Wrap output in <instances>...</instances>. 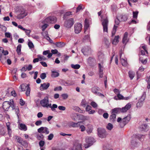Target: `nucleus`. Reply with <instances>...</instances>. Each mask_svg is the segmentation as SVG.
Returning a JSON list of instances; mask_svg holds the SVG:
<instances>
[{"label": "nucleus", "instance_id": "obj_51", "mask_svg": "<svg viewBox=\"0 0 150 150\" xmlns=\"http://www.w3.org/2000/svg\"><path fill=\"white\" fill-rule=\"evenodd\" d=\"M90 104L94 108H96L98 107V105L94 101L91 102Z\"/></svg>", "mask_w": 150, "mask_h": 150}, {"label": "nucleus", "instance_id": "obj_28", "mask_svg": "<svg viewBox=\"0 0 150 150\" xmlns=\"http://www.w3.org/2000/svg\"><path fill=\"white\" fill-rule=\"evenodd\" d=\"M148 125L146 124L141 125L139 127V129L141 131L146 130L147 129Z\"/></svg>", "mask_w": 150, "mask_h": 150}, {"label": "nucleus", "instance_id": "obj_42", "mask_svg": "<svg viewBox=\"0 0 150 150\" xmlns=\"http://www.w3.org/2000/svg\"><path fill=\"white\" fill-rule=\"evenodd\" d=\"M71 67L72 68L74 69H79L80 67V66L79 64H76L74 65V64H71Z\"/></svg>", "mask_w": 150, "mask_h": 150}, {"label": "nucleus", "instance_id": "obj_62", "mask_svg": "<svg viewBox=\"0 0 150 150\" xmlns=\"http://www.w3.org/2000/svg\"><path fill=\"white\" fill-rule=\"evenodd\" d=\"M39 144L40 147H43L45 144V142L43 141H40L39 142Z\"/></svg>", "mask_w": 150, "mask_h": 150}, {"label": "nucleus", "instance_id": "obj_23", "mask_svg": "<svg viewBox=\"0 0 150 150\" xmlns=\"http://www.w3.org/2000/svg\"><path fill=\"white\" fill-rule=\"evenodd\" d=\"M19 129L22 130L26 131L27 129V127L26 125L23 123H19L18 124Z\"/></svg>", "mask_w": 150, "mask_h": 150}, {"label": "nucleus", "instance_id": "obj_57", "mask_svg": "<svg viewBox=\"0 0 150 150\" xmlns=\"http://www.w3.org/2000/svg\"><path fill=\"white\" fill-rule=\"evenodd\" d=\"M54 137V135L53 134H50L48 136L47 139L48 140H51Z\"/></svg>", "mask_w": 150, "mask_h": 150}, {"label": "nucleus", "instance_id": "obj_53", "mask_svg": "<svg viewBox=\"0 0 150 150\" xmlns=\"http://www.w3.org/2000/svg\"><path fill=\"white\" fill-rule=\"evenodd\" d=\"M95 59L91 57H89L88 59V63L89 64H91L92 62H95Z\"/></svg>", "mask_w": 150, "mask_h": 150}, {"label": "nucleus", "instance_id": "obj_43", "mask_svg": "<svg viewBox=\"0 0 150 150\" xmlns=\"http://www.w3.org/2000/svg\"><path fill=\"white\" fill-rule=\"evenodd\" d=\"M15 137L17 142L19 144H20L23 140L20 137L18 136H15Z\"/></svg>", "mask_w": 150, "mask_h": 150}, {"label": "nucleus", "instance_id": "obj_1", "mask_svg": "<svg viewBox=\"0 0 150 150\" xmlns=\"http://www.w3.org/2000/svg\"><path fill=\"white\" fill-rule=\"evenodd\" d=\"M10 107L12 109H14V101L13 99L10 100L9 101H4L3 103V108L5 110L8 111Z\"/></svg>", "mask_w": 150, "mask_h": 150}, {"label": "nucleus", "instance_id": "obj_25", "mask_svg": "<svg viewBox=\"0 0 150 150\" xmlns=\"http://www.w3.org/2000/svg\"><path fill=\"white\" fill-rule=\"evenodd\" d=\"M116 115L115 114L111 113V115L110 116L109 119L110 122H114L116 121Z\"/></svg>", "mask_w": 150, "mask_h": 150}, {"label": "nucleus", "instance_id": "obj_47", "mask_svg": "<svg viewBox=\"0 0 150 150\" xmlns=\"http://www.w3.org/2000/svg\"><path fill=\"white\" fill-rule=\"evenodd\" d=\"M146 97V93L145 92H144L143 93L140 99L141 101H143L145 99Z\"/></svg>", "mask_w": 150, "mask_h": 150}, {"label": "nucleus", "instance_id": "obj_19", "mask_svg": "<svg viewBox=\"0 0 150 150\" xmlns=\"http://www.w3.org/2000/svg\"><path fill=\"white\" fill-rule=\"evenodd\" d=\"M2 53L4 54V55L3 56L2 54H0V60L2 63H3L4 62V59L5 60L6 59V57L5 56V55H7L8 52L7 51H4Z\"/></svg>", "mask_w": 150, "mask_h": 150}, {"label": "nucleus", "instance_id": "obj_34", "mask_svg": "<svg viewBox=\"0 0 150 150\" xmlns=\"http://www.w3.org/2000/svg\"><path fill=\"white\" fill-rule=\"evenodd\" d=\"M20 144L25 148L27 147L28 146V143L25 140H23Z\"/></svg>", "mask_w": 150, "mask_h": 150}, {"label": "nucleus", "instance_id": "obj_2", "mask_svg": "<svg viewBox=\"0 0 150 150\" xmlns=\"http://www.w3.org/2000/svg\"><path fill=\"white\" fill-rule=\"evenodd\" d=\"M29 86V84H26L25 83H23L19 87V88L21 89L22 91H26L25 94L27 96H29L30 94V88Z\"/></svg>", "mask_w": 150, "mask_h": 150}, {"label": "nucleus", "instance_id": "obj_6", "mask_svg": "<svg viewBox=\"0 0 150 150\" xmlns=\"http://www.w3.org/2000/svg\"><path fill=\"white\" fill-rule=\"evenodd\" d=\"M40 103L42 107L47 108L51 105L49 103V98L48 96L45 97L43 100H41Z\"/></svg>", "mask_w": 150, "mask_h": 150}, {"label": "nucleus", "instance_id": "obj_39", "mask_svg": "<svg viewBox=\"0 0 150 150\" xmlns=\"http://www.w3.org/2000/svg\"><path fill=\"white\" fill-rule=\"evenodd\" d=\"M21 45L19 44L18 45L17 47L16 52L18 55L21 54Z\"/></svg>", "mask_w": 150, "mask_h": 150}, {"label": "nucleus", "instance_id": "obj_40", "mask_svg": "<svg viewBox=\"0 0 150 150\" xmlns=\"http://www.w3.org/2000/svg\"><path fill=\"white\" fill-rule=\"evenodd\" d=\"M50 105H51L50 106H49V107L51 108V110L52 111H54L55 110V108H57V105L56 104H53L52 106V105L51 103H50Z\"/></svg>", "mask_w": 150, "mask_h": 150}, {"label": "nucleus", "instance_id": "obj_24", "mask_svg": "<svg viewBox=\"0 0 150 150\" xmlns=\"http://www.w3.org/2000/svg\"><path fill=\"white\" fill-rule=\"evenodd\" d=\"M79 114L73 113H72L71 115V118L74 121H76L79 119L78 117Z\"/></svg>", "mask_w": 150, "mask_h": 150}, {"label": "nucleus", "instance_id": "obj_10", "mask_svg": "<svg viewBox=\"0 0 150 150\" xmlns=\"http://www.w3.org/2000/svg\"><path fill=\"white\" fill-rule=\"evenodd\" d=\"M131 119V116L130 115H127L126 117L122 119L121 121L122 125L121 127H124L127 123Z\"/></svg>", "mask_w": 150, "mask_h": 150}, {"label": "nucleus", "instance_id": "obj_58", "mask_svg": "<svg viewBox=\"0 0 150 150\" xmlns=\"http://www.w3.org/2000/svg\"><path fill=\"white\" fill-rule=\"evenodd\" d=\"M92 108L91 106L89 105H87L86 108V110L87 112H89L91 110Z\"/></svg>", "mask_w": 150, "mask_h": 150}, {"label": "nucleus", "instance_id": "obj_46", "mask_svg": "<svg viewBox=\"0 0 150 150\" xmlns=\"http://www.w3.org/2000/svg\"><path fill=\"white\" fill-rule=\"evenodd\" d=\"M28 45L30 48L31 49L33 48L34 47V45L32 42L29 39L28 40Z\"/></svg>", "mask_w": 150, "mask_h": 150}, {"label": "nucleus", "instance_id": "obj_45", "mask_svg": "<svg viewBox=\"0 0 150 150\" xmlns=\"http://www.w3.org/2000/svg\"><path fill=\"white\" fill-rule=\"evenodd\" d=\"M113 128V125L110 123H108L106 126L107 129L110 130H111Z\"/></svg>", "mask_w": 150, "mask_h": 150}, {"label": "nucleus", "instance_id": "obj_55", "mask_svg": "<svg viewBox=\"0 0 150 150\" xmlns=\"http://www.w3.org/2000/svg\"><path fill=\"white\" fill-rule=\"evenodd\" d=\"M48 25L47 23H45L42 26V31H44L48 27Z\"/></svg>", "mask_w": 150, "mask_h": 150}, {"label": "nucleus", "instance_id": "obj_60", "mask_svg": "<svg viewBox=\"0 0 150 150\" xmlns=\"http://www.w3.org/2000/svg\"><path fill=\"white\" fill-rule=\"evenodd\" d=\"M141 54L143 55H145L146 54H147L148 53L147 50H141Z\"/></svg>", "mask_w": 150, "mask_h": 150}, {"label": "nucleus", "instance_id": "obj_9", "mask_svg": "<svg viewBox=\"0 0 150 150\" xmlns=\"http://www.w3.org/2000/svg\"><path fill=\"white\" fill-rule=\"evenodd\" d=\"M57 21V18L54 16H50L46 18L44 22L47 23H53L56 22Z\"/></svg>", "mask_w": 150, "mask_h": 150}, {"label": "nucleus", "instance_id": "obj_61", "mask_svg": "<svg viewBox=\"0 0 150 150\" xmlns=\"http://www.w3.org/2000/svg\"><path fill=\"white\" fill-rule=\"evenodd\" d=\"M131 107V104L129 103H127L125 106V108L127 109V110H129Z\"/></svg>", "mask_w": 150, "mask_h": 150}, {"label": "nucleus", "instance_id": "obj_30", "mask_svg": "<svg viewBox=\"0 0 150 150\" xmlns=\"http://www.w3.org/2000/svg\"><path fill=\"white\" fill-rule=\"evenodd\" d=\"M59 75V73L55 71H52L51 76L52 77H58Z\"/></svg>", "mask_w": 150, "mask_h": 150}, {"label": "nucleus", "instance_id": "obj_27", "mask_svg": "<svg viewBox=\"0 0 150 150\" xmlns=\"http://www.w3.org/2000/svg\"><path fill=\"white\" fill-rule=\"evenodd\" d=\"M98 54L99 60L101 61H103L104 58V54L100 52H99Z\"/></svg>", "mask_w": 150, "mask_h": 150}, {"label": "nucleus", "instance_id": "obj_5", "mask_svg": "<svg viewBox=\"0 0 150 150\" xmlns=\"http://www.w3.org/2000/svg\"><path fill=\"white\" fill-rule=\"evenodd\" d=\"M98 134L99 137L102 138H105L107 135L105 130L101 128L98 129Z\"/></svg>", "mask_w": 150, "mask_h": 150}, {"label": "nucleus", "instance_id": "obj_21", "mask_svg": "<svg viewBox=\"0 0 150 150\" xmlns=\"http://www.w3.org/2000/svg\"><path fill=\"white\" fill-rule=\"evenodd\" d=\"M128 33L127 32H126L125 33L124 35L122 42V43L126 45L128 41V39L127 38Z\"/></svg>", "mask_w": 150, "mask_h": 150}, {"label": "nucleus", "instance_id": "obj_63", "mask_svg": "<svg viewBox=\"0 0 150 150\" xmlns=\"http://www.w3.org/2000/svg\"><path fill=\"white\" fill-rule=\"evenodd\" d=\"M40 77L42 79H45L46 77V75L45 73H43L41 74L40 76Z\"/></svg>", "mask_w": 150, "mask_h": 150}, {"label": "nucleus", "instance_id": "obj_56", "mask_svg": "<svg viewBox=\"0 0 150 150\" xmlns=\"http://www.w3.org/2000/svg\"><path fill=\"white\" fill-rule=\"evenodd\" d=\"M98 67L99 68V72H103V67L101 65L100 63L98 64Z\"/></svg>", "mask_w": 150, "mask_h": 150}, {"label": "nucleus", "instance_id": "obj_32", "mask_svg": "<svg viewBox=\"0 0 150 150\" xmlns=\"http://www.w3.org/2000/svg\"><path fill=\"white\" fill-rule=\"evenodd\" d=\"M124 97L121 94H120V93L119 94H117V96H115L114 97L115 99L116 100H121L123 99Z\"/></svg>", "mask_w": 150, "mask_h": 150}, {"label": "nucleus", "instance_id": "obj_31", "mask_svg": "<svg viewBox=\"0 0 150 150\" xmlns=\"http://www.w3.org/2000/svg\"><path fill=\"white\" fill-rule=\"evenodd\" d=\"M79 117L82 120H88L89 119V117L82 115H79Z\"/></svg>", "mask_w": 150, "mask_h": 150}, {"label": "nucleus", "instance_id": "obj_50", "mask_svg": "<svg viewBox=\"0 0 150 150\" xmlns=\"http://www.w3.org/2000/svg\"><path fill=\"white\" fill-rule=\"evenodd\" d=\"M138 13V12L137 11H133V18H134V19H137V17Z\"/></svg>", "mask_w": 150, "mask_h": 150}, {"label": "nucleus", "instance_id": "obj_59", "mask_svg": "<svg viewBox=\"0 0 150 150\" xmlns=\"http://www.w3.org/2000/svg\"><path fill=\"white\" fill-rule=\"evenodd\" d=\"M81 104L82 105L86 106L88 105V103L85 100H83L81 102Z\"/></svg>", "mask_w": 150, "mask_h": 150}, {"label": "nucleus", "instance_id": "obj_54", "mask_svg": "<svg viewBox=\"0 0 150 150\" xmlns=\"http://www.w3.org/2000/svg\"><path fill=\"white\" fill-rule=\"evenodd\" d=\"M82 9V6L81 4L79 5L78 7L77 8L76 12L77 13L79 12Z\"/></svg>", "mask_w": 150, "mask_h": 150}, {"label": "nucleus", "instance_id": "obj_16", "mask_svg": "<svg viewBox=\"0 0 150 150\" xmlns=\"http://www.w3.org/2000/svg\"><path fill=\"white\" fill-rule=\"evenodd\" d=\"M50 84L49 83H45L40 84V89L41 91L47 89L49 87Z\"/></svg>", "mask_w": 150, "mask_h": 150}, {"label": "nucleus", "instance_id": "obj_12", "mask_svg": "<svg viewBox=\"0 0 150 150\" xmlns=\"http://www.w3.org/2000/svg\"><path fill=\"white\" fill-rule=\"evenodd\" d=\"M82 27V25L80 23L75 24L74 25V31L75 33H79L81 30Z\"/></svg>", "mask_w": 150, "mask_h": 150}, {"label": "nucleus", "instance_id": "obj_22", "mask_svg": "<svg viewBox=\"0 0 150 150\" xmlns=\"http://www.w3.org/2000/svg\"><path fill=\"white\" fill-rule=\"evenodd\" d=\"M111 113L115 114H118L121 112L120 108H115L111 110Z\"/></svg>", "mask_w": 150, "mask_h": 150}, {"label": "nucleus", "instance_id": "obj_8", "mask_svg": "<svg viewBox=\"0 0 150 150\" xmlns=\"http://www.w3.org/2000/svg\"><path fill=\"white\" fill-rule=\"evenodd\" d=\"M100 88L97 86H94L91 88V91L94 94L101 97H104V96L100 93L98 92Z\"/></svg>", "mask_w": 150, "mask_h": 150}, {"label": "nucleus", "instance_id": "obj_35", "mask_svg": "<svg viewBox=\"0 0 150 150\" xmlns=\"http://www.w3.org/2000/svg\"><path fill=\"white\" fill-rule=\"evenodd\" d=\"M81 123V122H79L76 123L72 122L71 123V125L73 127H78L79 126V123Z\"/></svg>", "mask_w": 150, "mask_h": 150}, {"label": "nucleus", "instance_id": "obj_41", "mask_svg": "<svg viewBox=\"0 0 150 150\" xmlns=\"http://www.w3.org/2000/svg\"><path fill=\"white\" fill-rule=\"evenodd\" d=\"M12 109L13 110H15V112L17 114V115L18 117L19 118V115L18 114L19 112V110L18 107H16L14 105V109Z\"/></svg>", "mask_w": 150, "mask_h": 150}, {"label": "nucleus", "instance_id": "obj_29", "mask_svg": "<svg viewBox=\"0 0 150 150\" xmlns=\"http://www.w3.org/2000/svg\"><path fill=\"white\" fill-rule=\"evenodd\" d=\"M93 127L92 125H89L88 126V129L86 130V131L88 134H90L92 132Z\"/></svg>", "mask_w": 150, "mask_h": 150}, {"label": "nucleus", "instance_id": "obj_37", "mask_svg": "<svg viewBox=\"0 0 150 150\" xmlns=\"http://www.w3.org/2000/svg\"><path fill=\"white\" fill-rule=\"evenodd\" d=\"M47 59V58L43 56L38 55V61H44Z\"/></svg>", "mask_w": 150, "mask_h": 150}, {"label": "nucleus", "instance_id": "obj_3", "mask_svg": "<svg viewBox=\"0 0 150 150\" xmlns=\"http://www.w3.org/2000/svg\"><path fill=\"white\" fill-rule=\"evenodd\" d=\"M85 140L86 143L84 144L85 148L89 147L95 142V139L93 137H87L86 138Z\"/></svg>", "mask_w": 150, "mask_h": 150}, {"label": "nucleus", "instance_id": "obj_17", "mask_svg": "<svg viewBox=\"0 0 150 150\" xmlns=\"http://www.w3.org/2000/svg\"><path fill=\"white\" fill-rule=\"evenodd\" d=\"M72 150H82L81 144L78 142H76L74 144Z\"/></svg>", "mask_w": 150, "mask_h": 150}, {"label": "nucleus", "instance_id": "obj_13", "mask_svg": "<svg viewBox=\"0 0 150 150\" xmlns=\"http://www.w3.org/2000/svg\"><path fill=\"white\" fill-rule=\"evenodd\" d=\"M120 22V21L118 18L117 17L115 20V25H114L113 28V30L112 32V35H115V32L116 31V29L117 27V26L116 25H118L119 24Z\"/></svg>", "mask_w": 150, "mask_h": 150}, {"label": "nucleus", "instance_id": "obj_49", "mask_svg": "<svg viewBox=\"0 0 150 150\" xmlns=\"http://www.w3.org/2000/svg\"><path fill=\"white\" fill-rule=\"evenodd\" d=\"M61 96L63 100H66L67 99L68 97V95L67 93L62 94L61 95Z\"/></svg>", "mask_w": 150, "mask_h": 150}, {"label": "nucleus", "instance_id": "obj_20", "mask_svg": "<svg viewBox=\"0 0 150 150\" xmlns=\"http://www.w3.org/2000/svg\"><path fill=\"white\" fill-rule=\"evenodd\" d=\"M122 52H120V59L121 60V62L122 63V64L123 66H126L127 64V62L126 60L125 59L122 58Z\"/></svg>", "mask_w": 150, "mask_h": 150}, {"label": "nucleus", "instance_id": "obj_18", "mask_svg": "<svg viewBox=\"0 0 150 150\" xmlns=\"http://www.w3.org/2000/svg\"><path fill=\"white\" fill-rule=\"evenodd\" d=\"M27 13L26 12L25 10L24 9H23L21 11L20 13L17 15V18L18 19H21L27 16Z\"/></svg>", "mask_w": 150, "mask_h": 150}, {"label": "nucleus", "instance_id": "obj_64", "mask_svg": "<svg viewBox=\"0 0 150 150\" xmlns=\"http://www.w3.org/2000/svg\"><path fill=\"white\" fill-rule=\"evenodd\" d=\"M26 67L28 70L30 71L32 69L33 66L31 64H29L28 66L26 65Z\"/></svg>", "mask_w": 150, "mask_h": 150}, {"label": "nucleus", "instance_id": "obj_11", "mask_svg": "<svg viewBox=\"0 0 150 150\" xmlns=\"http://www.w3.org/2000/svg\"><path fill=\"white\" fill-rule=\"evenodd\" d=\"M108 20L107 18L103 19L102 21V25L103 27L104 32H108Z\"/></svg>", "mask_w": 150, "mask_h": 150}, {"label": "nucleus", "instance_id": "obj_48", "mask_svg": "<svg viewBox=\"0 0 150 150\" xmlns=\"http://www.w3.org/2000/svg\"><path fill=\"white\" fill-rule=\"evenodd\" d=\"M148 80L146 79V81L147 82L148 85L147 88L148 89H150V76L147 77Z\"/></svg>", "mask_w": 150, "mask_h": 150}, {"label": "nucleus", "instance_id": "obj_7", "mask_svg": "<svg viewBox=\"0 0 150 150\" xmlns=\"http://www.w3.org/2000/svg\"><path fill=\"white\" fill-rule=\"evenodd\" d=\"M74 19L71 18L65 21L64 26L68 28H70L74 24Z\"/></svg>", "mask_w": 150, "mask_h": 150}, {"label": "nucleus", "instance_id": "obj_33", "mask_svg": "<svg viewBox=\"0 0 150 150\" xmlns=\"http://www.w3.org/2000/svg\"><path fill=\"white\" fill-rule=\"evenodd\" d=\"M129 76L131 80L133 79L134 76L135 74L132 71H129L128 72Z\"/></svg>", "mask_w": 150, "mask_h": 150}, {"label": "nucleus", "instance_id": "obj_44", "mask_svg": "<svg viewBox=\"0 0 150 150\" xmlns=\"http://www.w3.org/2000/svg\"><path fill=\"white\" fill-rule=\"evenodd\" d=\"M121 20L122 21H125L127 19V18L126 15H122L120 16Z\"/></svg>", "mask_w": 150, "mask_h": 150}, {"label": "nucleus", "instance_id": "obj_4", "mask_svg": "<svg viewBox=\"0 0 150 150\" xmlns=\"http://www.w3.org/2000/svg\"><path fill=\"white\" fill-rule=\"evenodd\" d=\"M144 137V135L141 134H135L133 135L132 137V140L131 142L132 144L134 146H135L137 144L136 139H138L142 141V140L141 139L142 138H143Z\"/></svg>", "mask_w": 150, "mask_h": 150}, {"label": "nucleus", "instance_id": "obj_38", "mask_svg": "<svg viewBox=\"0 0 150 150\" xmlns=\"http://www.w3.org/2000/svg\"><path fill=\"white\" fill-rule=\"evenodd\" d=\"M55 45L56 46L59 47H62L64 46V43L61 42H57Z\"/></svg>", "mask_w": 150, "mask_h": 150}, {"label": "nucleus", "instance_id": "obj_15", "mask_svg": "<svg viewBox=\"0 0 150 150\" xmlns=\"http://www.w3.org/2000/svg\"><path fill=\"white\" fill-rule=\"evenodd\" d=\"M38 132L40 133H45L48 134L49 133L48 129L46 127H41L38 129Z\"/></svg>", "mask_w": 150, "mask_h": 150}, {"label": "nucleus", "instance_id": "obj_36", "mask_svg": "<svg viewBox=\"0 0 150 150\" xmlns=\"http://www.w3.org/2000/svg\"><path fill=\"white\" fill-rule=\"evenodd\" d=\"M84 30L85 33H86V31L88 29V28L89 27V25L88 23L87 22L86 19L85 20V24L84 25Z\"/></svg>", "mask_w": 150, "mask_h": 150}, {"label": "nucleus", "instance_id": "obj_52", "mask_svg": "<svg viewBox=\"0 0 150 150\" xmlns=\"http://www.w3.org/2000/svg\"><path fill=\"white\" fill-rule=\"evenodd\" d=\"M7 129L8 131V133L9 136H10L11 135L12 131L10 127V126H7Z\"/></svg>", "mask_w": 150, "mask_h": 150}, {"label": "nucleus", "instance_id": "obj_26", "mask_svg": "<svg viewBox=\"0 0 150 150\" xmlns=\"http://www.w3.org/2000/svg\"><path fill=\"white\" fill-rule=\"evenodd\" d=\"M119 36L117 35L115 36L114 39L112 40V43L113 45H116L119 42Z\"/></svg>", "mask_w": 150, "mask_h": 150}, {"label": "nucleus", "instance_id": "obj_14", "mask_svg": "<svg viewBox=\"0 0 150 150\" xmlns=\"http://www.w3.org/2000/svg\"><path fill=\"white\" fill-rule=\"evenodd\" d=\"M81 52L85 55H88L91 53V48L88 47H85L81 50Z\"/></svg>", "mask_w": 150, "mask_h": 150}]
</instances>
